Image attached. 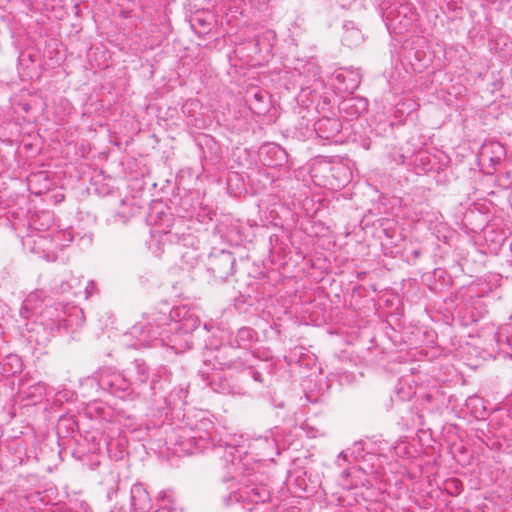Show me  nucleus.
<instances>
[{
    "label": "nucleus",
    "mask_w": 512,
    "mask_h": 512,
    "mask_svg": "<svg viewBox=\"0 0 512 512\" xmlns=\"http://www.w3.org/2000/svg\"><path fill=\"white\" fill-rule=\"evenodd\" d=\"M480 157L483 161H488L493 167H496L506 157V149L498 141L485 142L481 147Z\"/></svg>",
    "instance_id": "15"
},
{
    "label": "nucleus",
    "mask_w": 512,
    "mask_h": 512,
    "mask_svg": "<svg viewBox=\"0 0 512 512\" xmlns=\"http://www.w3.org/2000/svg\"><path fill=\"white\" fill-rule=\"evenodd\" d=\"M255 98H256L257 100H261V99H262V96H261L260 94L256 93V94H255Z\"/></svg>",
    "instance_id": "38"
},
{
    "label": "nucleus",
    "mask_w": 512,
    "mask_h": 512,
    "mask_svg": "<svg viewBox=\"0 0 512 512\" xmlns=\"http://www.w3.org/2000/svg\"><path fill=\"white\" fill-rule=\"evenodd\" d=\"M95 289H96V285H95L94 281H92V280L87 281L84 291H82V293L85 296V299H88L89 297H91L93 295Z\"/></svg>",
    "instance_id": "30"
},
{
    "label": "nucleus",
    "mask_w": 512,
    "mask_h": 512,
    "mask_svg": "<svg viewBox=\"0 0 512 512\" xmlns=\"http://www.w3.org/2000/svg\"><path fill=\"white\" fill-rule=\"evenodd\" d=\"M368 102L362 98H350L344 100L341 104V110L351 117H358L366 111Z\"/></svg>",
    "instance_id": "20"
},
{
    "label": "nucleus",
    "mask_w": 512,
    "mask_h": 512,
    "mask_svg": "<svg viewBox=\"0 0 512 512\" xmlns=\"http://www.w3.org/2000/svg\"><path fill=\"white\" fill-rule=\"evenodd\" d=\"M131 506L134 512H149L152 508L150 496L142 484L131 487Z\"/></svg>",
    "instance_id": "17"
},
{
    "label": "nucleus",
    "mask_w": 512,
    "mask_h": 512,
    "mask_svg": "<svg viewBox=\"0 0 512 512\" xmlns=\"http://www.w3.org/2000/svg\"><path fill=\"white\" fill-rule=\"evenodd\" d=\"M96 379L102 390L120 399H126L135 393L125 371L117 372L111 368H102L97 372Z\"/></svg>",
    "instance_id": "3"
},
{
    "label": "nucleus",
    "mask_w": 512,
    "mask_h": 512,
    "mask_svg": "<svg viewBox=\"0 0 512 512\" xmlns=\"http://www.w3.org/2000/svg\"><path fill=\"white\" fill-rule=\"evenodd\" d=\"M354 447H355V448L357 449V451L359 452V451H360V449H362V443H361V442H356V443L354 444Z\"/></svg>",
    "instance_id": "37"
},
{
    "label": "nucleus",
    "mask_w": 512,
    "mask_h": 512,
    "mask_svg": "<svg viewBox=\"0 0 512 512\" xmlns=\"http://www.w3.org/2000/svg\"><path fill=\"white\" fill-rule=\"evenodd\" d=\"M491 335L493 336V340L498 343L499 342V333L492 327Z\"/></svg>",
    "instance_id": "34"
},
{
    "label": "nucleus",
    "mask_w": 512,
    "mask_h": 512,
    "mask_svg": "<svg viewBox=\"0 0 512 512\" xmlns=\"http://www.w3.org/2000/svg\"><path fill=\"white\" fill-rule=\"evenodd\" d=\"M199 373L203 377V380L207 382V384L216 392L219 393H229V394H237V395H246L247 391L242 388H238L235 390L234 388L228 387L226 384L219 382L217 380L220 379L219 373L217 372H209V364L208 361H205L202 368L199 370Z\"/></svg>",
    "instance_id": "12"
},
{
    "label": "nucleus",
    "mask_w": 512,
    "mask_h": 512,
    "mask_svg": "<svg viewBox=\"0 0 512 512\" xmlns=\"http://www.w3.org/2000/svg\"><path fill=\"white\" fill-rule=\"evenodd\" d=\"M183 226V221L179 219L168 224L166 228H153L151 230V239L148 242V247L152 253L160 257L166 251V248L172 247L174 244L178 246H193L195 237L181 232Z\"/></svg>",
    "instance_id": "2"
},
{
    "label": "nucleus",
    "mask_w": 512,
    "mask_h": 512,
    "mask_svg": "<svg viewBox=\"0 0 512 512\" xmlns=\"http://www.w3.org/2000/svg\"><path fill=\"white\" fill-rule=\"evenodd\" d=\"M118 216L121 217L122 222H126L129 217V215H127V214L117 213V214H115L114 218L116 219V217H118Z\"/></svg>",
    "instance_id": "35"
},
{
    "label": "nucleus",
    "mask_w": 512,
    "mask_h": 512,
    "mask_svg": "<svg viewBox=\"0 0 512 512\" xmlns=\"http://www.w3.org/2000/svg\"><path fill=\"white\" fill-rule=\"evenodd\" d=\"M44 302V292L43 291H34L31 292L26 299L23 301L22 307L20 309V315L23 318H28L33 314H37L40 309V305Z\"/></svg>",
    "instance_id": "18"
},
{
    "label": "nucleus",
    "mask_w": 512,
    "mask_h": 512,
    "mask_svg": "<svg viewBox=\"0 0 512 512\" xmlns=\"http://www.w3.org/2000/svg\"><path fill=\"white\" fill-rule=\"evenodd\" d=\"M303 68L304 73H308L307 77L309 79L316 80L320 77V68L313 62H307Z\"/></svg>",
    "instance_id": "26"
},
{
    "label": "nucleus",
    "mask_w": 512,
    "mask_h": 512,
    "mask_svg": "<svg viewBox=\"0 0 512 512\" xmlns=\"http://www.w3.org/2000/svg\"><path fill=\"white\" fill-rule=\"evenodd\" d=\"M270 435L259 436L254 438L248 448L252 454L259 456L262 460L273 459L274 455H278L277 442L273 436V431H269Z\"/></svg>",
    "instance_id": "9"
},
{
    "label": "nucleus",
    "mask_w": 512,
    "mask_h": 512,
    "mask_svg": "<svg viewBox=\"0 0 512 512\" xmlns=\"http://www.w3.org/2000/svg\"><path fill=\"white\" fill-rule=\"evenodd\" d=\"M384 17L388 28L407 30L415 20V13L410 4L399 0L386 9Z\"/></svg>",
    "instance_id": "5"
},
{
    "label": "nucleus",
    "mask_w": 512,
    "mask_h": 512,
    "mask_svg": "<svg viewBox=\"0 0 512 512\" xmlns=\"http://www.w3.org/2000/svg\"><path fill=\"white\" fill-rule=\"evenodd\" d=\"M164 375L166 377V380H169V377L171 375L170 371L166 367H160L157 372L154 374V377L151 381V389L154 390L156 388V384L158 383V378L162 377Z\"/></svg>",
    "instance_id": "27"
},
{
    "label": "nucleus",
    "mask_w": 512,
    "mask_h": 512,
    "mask_svg": "<svg viewBox=\"0 0 512 512\" xmlns=\"http://www.w3.org/2000/svg\"><path fill=\"white\" fill-rule=\"evenodd\" d=\"M160 335L161 332L159 326L154 327L151 323H137L131 328L129 334L125 335V337L131 336L135 338L133 343H127V345L135 349H140L159 341Z\"/></svg>",
    "instance_id": "8"
},
{
    "label": "nucleus",
    "mask_w": 512,
    "mask_h": 512,
    "mask_svg": "<svg viewBox=\"0 0 512 512\" xmlns=\"http://www.w3.org/2000/svg\"><path fill=\"white\" fill-rule=\"evenodd\" d=\"M212 423L208 420L200 421L195 427L181 426L171 436L170 443L178 446L181 452L194 454L213 448L226 462L227 474L230 479L242 482V487L228 497L227 504L247 503L258 504L266 503L270 500L271 491L267 485L259 481V476L255 473L254 467L249 466V459L241 458L240 448L242 445L225 443V446L219 444L216 446L212 433L209 431Z\"/></svg>",
    "instance_id": "1"
},
{
    "label": "nucleus",
    "mask_w": 512,
    "mask_h": 512,
    "mask_svg": "<svg viewBox=\"0 0 512 512\" xmlns=\"http://www.w3.org/2000/svg\"><path fill=\"white\" fill-rule=\"evenodd\" d=\"M252 357L250 351L239 352L238 349L228 343V346L222 347L215 355L213 369L242 371L252 367L250 363Z\"/></svg>",
    "instance_id": "4"
},
{
    "label": "nucleus",
    "mask_w": 512,
    "mask_h": 512,
    "mask_svg": "<svg viewBox=\"0 0 512 512\" xmlns=\"http://www.w3.org/2000/svg\"><path fill=\"white\" fill-rule=\"evenodd\" d=\"M182 261L189 267H194L198 262L199 253L196 249L187 252H180Z\"/></svg>",
    "instance_id": "24"
},
{
    "label": "nucleus",
    "mask_w": 512,
    "mask_h": 512,
    "mask_svg": "<svg viewBox=\"0 0 512 512\" xmlns=\"http://www.w3.org/2000/svg\"><path fill=\"white\" fill-rule=\"evenodd\" d=\"M161 504L159 506V509L160 510H167L169 512H181V511H178L176 506H175V501L174 499L172 498V496L170 495H163V497L161 498Z\"/></svg>",
    "instance_id": "25"
},
{
    "label": "nucleus",
    "mask_w": 512,
    "mask_h": 512,
    "mask_svg": "<svg viewBox=\"0 0 512 512\" xmlns=\"http://www.w3.org/2000/svg\"><path fill=\"white\" fill-rule=\"evenodd\" d=\"M250 374H251L252 378L254 379V381L259 382V383L263 382V377L260 372L252 370V371H250Z\"/></svg>",
    "instance_id": "31"
},
{
    "label": "nucleus",
    "mask_w": 512,
    "mask_h": 512,
    "mask_svg": "<svg viewBox=\"0 0 512 512\" xmlns=\"http://www.w3.org/2000/svg\"><path fill=\"white\" fill-rule=\"evenodd\" d=\"M246 510H248L249 512L252 511V507H248Z\"/></svg>",
    "instance_id": "39"
},
{
    "label": "nucleus",
    "mask_w": 512,
    "mask_h": 512,
    "mask_svg": "<svg viewBox=\"0 0 512 512\" xmlns=\"http://www.w3.org/2000/svg\"><path fill=\"white\" fill-rule=\"evenodd\" d=\"M344 33L342 35V42L348 47H354L359 45L363 41V34L352 24H345L343 26Z\"/></svg>",
    "instance_id": "22"
},
{
    "label": "nucleus",
    "mask_w": 512,
    "mask_h": 512,
    "mask_svg": "<svg viewBox=\"0 0 512 512\" xmlns=\"http://www.w3.org/2000/svg\"><path fill=\"white\" fill-rule=\"evenodd\" d=\"M234 265L235 258L233 254L228 251H220L209 256L207 271L215 282H223L232 274Z\"/></svg>",
    "instance_id": "7"
},
{
    "label": "nucleus",
    "mask_w": 512,
    "mask_h": 512,
    "mask_svg": "<svg viewBox=\"0 0 512 512\" xmlns=\"http://www.w3.org/2000/svg\"><path fill=\"white\" fill-rule=\"evenodd\" d=\"M80 279L72 276L70 280L63 281L60 285V291L62 293H72L74 296H78L82 294V291L79 289Z\"/></svg>",
    "instance_id": "23"
},
{
    "label": "nucleus",
    "mask_w": 512,
    "mask_h": 512,
    "mask_svg": "<svg viewBox=\"0 0 512 512\" xmlns=\"http://www.w3.org/2000/svg\"><path fill=\"white\" fill-rule=\"evenodd\" d=\"M45 258L47 259V261H56L57 257L53 254V255H50V254H46L45 255Z\"/></svg>",
    "instance_id": "36"
},
{
    "label": "nucleus",
    "mask_w": 512,
    "mask_h": 512,
    "mask_svg": "<svg viewBox=\"0 0 512 512\" xmlns=\"http://www.w3.org/2000/svg\"><path fill=\"white\" fill-rule=\"evenodd\" d=\"M258 341V333L251 327H241L235 335L229 337V344L236 349L249 351L248 348Z\"/></svg>",
    "instance_id": "16"
},
{
    "label": "nucleus",
    "mask_w": 512,
    "mask_h": 512,
    "mask_svg": "<svg viewBox=\"0 0 512 512\" xmlns=\"http://www.w3.org/2000/svg\"><path fill=\"white\" fill-rule=\"evenodd\" d=\"M51 236V242L56 248H63L68 245V243L73 241L72 232L69 230L57 231L53 234H47L39 236L40 242L47 241V238Z\"/></svg>",
    "instance_id": "21"
},
{
    "label": "nucleus",
    "mask_w": 512,
    "mask_h": 512,
    "mask_svg": "<svg viewBox=\"0 0 512 512\" xmlns=\"http://www.w3.org/2000/svg\"><path fill=\"white\" fill-rule=\"evenodd\" d=\"M383 508L382 504L380 503H374L372 504L369 508H368V511L369 512H377L378 510H381Z\"/></svg>",
    "instance_id": "33"
},
{
    "label": "nucleus",
    "mask_w": 512,
    "mask_h": 512,
    "mask_svg": "<svg viewBox=\"0 0 512 512\" xmlns=\"http://www.w3.org/2000/svg\"><path fill=\"white\" fill-rule=\"evenodd\" d=\"M171 323L169 331L175 332L176 336L192 333L200 325V319L186 306L174 308L170 312Z\"/></svg>",
    "instance_id": "6"
},
{
    "label": "nucleus",
    "mask_w": 512,
    "mask_h": 512,
    "mask_svg": "<svg viewBox=\"0 0 512 512\" xmlns=\"http://www.w3.org/2000/svg\"><path fill=\"white\" fill-rule=\"evenodd\" d=\"M275 41V34L273 31L267 30L262 34L254 37L255 51L261 55H269L272 52Z\"/></svg>",
    "instance_id": "19"
},
{
    "label": "nucleus",
    "mask_w": 512,
    "mask_h": 512,
    "mask_svg": "<svg viewBox=\"0 0 512 512\" xmlns=\"http://www.w3.org/2000/svg\"><path fill=\"white\" fill-rule=\"evenodd\" d=\"M124 371L134 391L139 386L146 384L150 378L149 366L142 359H135Z\"/></svg>",
    "instance_id": "11"
},
{
    "label": "nucleus",
    "mask_w": 512,
    "mask_h": 512,
    "mask_svg": "<svg viewBox=\"0 0 512 512\" xmlns=\"http://www.w3.org/2000/svg\"><path fill=\"white\" fill-rule=\"evenodd\" d=\"M342 129V124L337 118L323 117L314 124V130L318 137L330 140L337 136Z\"/></svg>",
    "instance_id": "14"
},
{
    "label": "nucleus",
    "mask_w": 512,
    "mask_h": 512,
    "mask_svg": "<svg viewBox=\"0 0 512 512\" xmlns=\"http://www.w3.org/2000/svg\"><path fill=\"white\" fill-rule=\"evenodd\" d=\"M341 461H343V462L347 461V453L345 451H342L338 456L337 463L339 466H342Z\"/></svg>",
    "instance_id": "32"
},
{
    "label": "nucleus",
    "mask_w": 512,
    "mask_h": 512,
    "mask_svg": "<svg viewBox=\"0 0 512 512\" xmlns=\"http://www.w3.org/2000/svg\"><path fill=\"white\" fill-rule=\"evenodd\" d=\"M71 317H59L57 320V329L58 330H64L68 331L69 327L71 326Z\"/></svg>",
    "instance_id": "29"
},
{
    "label": "nucleus",
    "mask_w": 512,
    "mask_h": 512,
    "mask_svg": "<svg viewBox=\"0 0 512 512\" xmlns=\"http://www.w3.org/2000/svg\"><path fill=\"white\" fill-rule=\"evenodd\" d=\"M260 157L268 167H281L287 163L288 154L284 148L275 143H268L261 147Z\"/></svg>",
    "instance_id": "10"
},
{
    "label": "nucleus",
    "mask_w": 512,
    "mask_h": 512,
    "mask_svg": "<svg viewBox=\"0 0 512 512\" xmlns=\"http://www.w3.org/2000/svg\"><path fill=\"white\" fill-rule=\"evenodd\" d=\"M355 471V467L343 469L341 472V478H343V486L350 488L355 485L353 481H348V478H350Z\"/></svg>",
    "instance_id": "28"
},
{
    "label": "nucleus",
    "mask_w": 512,
    "mask_h": 512,
    "mask_svg": "<svg viewBox=\"0 0 512 512\" xmlns=\"http://www.w3.org/2000/svg\"><path fill=\"white\" fill-rule=\"evenodd\" d=\"M336 87L339 91L352 94L360 85V74L353 70L341 69L335 74Z\"/></svg>",
    "instance_id": "13"
}]
</instances>
